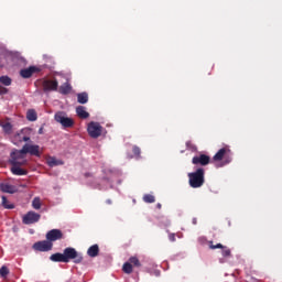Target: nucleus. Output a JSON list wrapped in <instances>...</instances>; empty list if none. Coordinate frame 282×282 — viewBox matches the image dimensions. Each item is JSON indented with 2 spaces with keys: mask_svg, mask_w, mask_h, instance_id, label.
Wrapping results in <instances>:
<instances>
[{
  "mask_svg": "<svg viewBox=\"0 0 282 282\" xmlns=\"http://www.w3.org/2000/svg\"><path fill=\"white\" fill-rule=\"evenodd\" d=\"M34 210H41V198L35 197L32 202Z\"/></svg>",
  "mask_w": 282,
  "mask_h": 282,
  "instance_id": "32",
  "label": "nucleus"
},
{
  "mask_svg": "<svg viewBox=\"0 0 282 282\" xmlns=\"http://www.w3.org/2000/svg\"><path fill=\"white\" fill-rule=\"evenodd\" d=\"M76 113H77L78 118H82L83 120H87V118H89V112H87V110L84 106H78L76 108Z\"/></svg>",
  "mask_w": 282,
  "mask_h": 282,
  "instance_id": "17",
  "label": "nucleus"
},
{
  "mask_svg": "<svg viewBox=\"0 0 282 282\" xmlns=\"http://www.w3.org/2000/svg\"><path fill=\"white\" fill-rule=\"evenodd\" d=\"M169 239L170 241H175V234H170Z\"/></svg>",
  "mask_w": 282,
  "mask_h": 282,
  "instance_id": "34",
  "label": "nucleus"
},
{
  "mask_svg": "<svg viewBox=\"0 0 282 282\" xmlns=\"http://www.w3.org/2000/svg\"><path fill=\"white\" fill-rule=\"evenodd\" d=\"M8 274H10V269H8V267H6V265H2V267L0 268V276H1L2 279H7V278H8Z\"/></svg>",
  "mask_w": 282,
  "mask_h": 282,
  "instance_id": "30",
  "label": "nucleus"
},
{
  "mask_svg": "<svg viewBox=\"0 0 282 282\" xmlns=\"http://www.w3.org/2000/svg\"><path fill=\"white\" fill-rule=\"evenodd\" d=\"M72 91V85L65 83L59 87V94L67 96Z\"/></svg>",
  "mask_w": 282,
  "mask_h": 282,
  "instance_id": "21",
  "label": "nucleus"
},
{
  "mask_svg": "<svg viewBox=\"0 0 282 282\" xmlns=\"http://www.w3.org/2000/svg\"><path fill=\"white\" fill-rule=\"evenodd\" d=\"M0 83H1V85H4L6 87H10V85H12V79L9 76H1Z\"/></svg>",
  "mask_w": 282,
  "mask_h": 282,
  "instance_id": "29",
  "label": "nucleus"
},
{
  "mask_svg": "<svg viewBox=\"0 0 282 282\" xmlns=\"http://www.w3.org/2000/svg\"><path fill=\"white\" fill-rule=\"evenodd\" d=\"M205 175L206 170H204V167H198L195 172L188 173L187 176L191 188H202L206 182Z\"/></svg>",
  "mask_w": 282,
  "mask_h": 282,
  "instance_id": "2",
  "label": "nucleus"
},
{
  "mask_svg": "<svg viewBox=\"0 0 282 282\" xmlns=\"http://www.w3.org/2000/svg\"><path fill=\"white\" fill-rule=\"evenodd\" d=\"M14 140L18 142H30V137H23V132L17 133Z\"/></svg>",
  "mask_w": 282,
  "mask_h": 282,
  "instance_id": "26",
  "label": "nucleus"
},
{
  "mask_svg": "<svg viewBox=\"0 0 282 282\" xmlns=\"http://www.w3.org/2000/svg\"><path fill=\"white\" fill-rule=\"evenodd\" d=\"M130 264L134 265V268H141L142 263H140V259L138 257H130L129 261Z\"/></svg>",
  "mask_w": 282,
  "mask_h": 282,
  "instance_id": "28",
  "label": "nucleus"
},
{
  "mask_svg": "<svg viewBox=\"0 0 282 282\" xmlns=\"http://www.w3.org/2000/svg\"><path fill=\"white\" fill-rule=\"evenodd\" d=\"M8 94V88L0 85V96H6Z\"/></svg>",
  "mask_w": 282,
  "mask_h": 282,
  "instance_id": "33",
  "label": "nucleus"
},
{
  "mask_svg": "<svg viewBox=\"0 0 282 282\" xmlns=\"http://www.w3.org/2000/svg\"><path fill=\"white\" fill-rule=\"evenodd\" d=\"M77 102H79V105H87V102H89V95L87 93L77 94Z\"/></svg>",
  "mask_w": 282,
  "mask_h": 282,
  "instance_id": "19",
  "label": "nucleus"
},
{
  "mask_svg": "<svg viewBox=\"0 0 282 282\" xmlns=\"http://www.w3.org/2000/svg\"><path fill=\"white\" fill-rule=\"evenodd\" d=\"M132 153H133L134 158H137V160H140V155L142 153V150L140 149V147L133 145Z\"/></svg>",
  "mask_w": 282,
  "mask_h": 282,
  "instance_id": "31",
  "label": "nucleus"
},
{
  "mask_svg": "<svg viewBox=\"0 0 282 282\" xmlns=\"http://www.w3.org/2000/svg\"><path fill=\"white\" fill-rule=\"evenodd\" d=\"M55 122H58L64 129H72L74 127V119L67 117L65 112L58 111L54 116Z\"/></svg>",
  "mask_w": 282,
  "mask_h": 282,
  "instance_id": "5",
  "label": "nucleus"
},
{
  "mask_svg": "<svg viewBox=\"0 0 282 282\" xmlns=\"http://www.w3.org/2000/svg\"><path fill=\"white\" fill-rule=\"evenodd\" d=\"M40 220H41V214H37L36 212H29L22 218L23 224H25L26 226L36 224Z\"/></svg>",
  "mask_w": 282,
  "mask_h": 282,
  "instance_id": "10",
  "label": "nucleus"
},
{
  "mask_svg": "<svg viewBox=\"0 0 282 282\" xmlns=\"http://www.w3.org/2000/svg\"><path fill=\"white\" fill-rule=\"evenodd\" d=\"M50 260L53 261L54 263H65L64 254L61 253V252L53 253V254L50 257Z\"/></svg>",
  "mask_w": 282,
  "mask_h": 282,
  "instance_id": "18",
  "label": "nucleus"
},
{
  "mask_svg": "<svg viewBox=\"0 0 282 282\" xmlns=\"http://www.w3.org/2000/svg\"><path fill=\"white\" fill-rule=\"evenodd\" d=\"M46 162L50 166H61L63 164V161L56 160L54 156L48 158Z\"/></svg>",
  "mask_w": 282,
  "mask_h": 282,
  "instance_id": "22",
  "label": "nucleus"
},
{
  "mask_svg": "<svg viewBox=\"0 0 282 282\" xmlns=\"http://www.w3.org/2000/svg\"><path fill=\"white\" fill-rule=\"evenodd\" d=\"M61 239H65V234H63L61 229H51L46 232V240L50 241V243L61 241Z\"/></svg>",
  "mask_w": 282,
  "mask_h": 282,
  "instance_id": "8",
  "label": "nucleus"
},
{
  "mask_svg": "<svg viewBox=\"0 0 282 282\" xmlns=\"http://www.w3.org/2000/svg\"><path fill=\"white\" fill-rule=\"evenodd\" d=\"M0 191L1 193H8L9 195H14L19 191L17 186L8 183V182H2L0 183Z\"/></svg>",
  "mask_w": 282,
  "mask_h": 282,
  "instance_id": "14",
  "label": "nucleus"
},
{
  "mask_svg": "<svg viewBox=\"0 0 282 282\" xmlns=\"http://www.w3.org/2000/svg\"><path fill=\"white\" fill-rule=\"evenodd\" d=\"M44 91H58V80L45 79L42 84Z\"/></svg>",
  "mask_w": 282,
  "mask_h": 282,
  "instance_id": "12",
  "label": "nucleus"
},
{
  "mask_svg": "<svg viewBox=\"0 0 282 282\" xmlns=\"http://www.w3.org/2000/svg\"><path fill=\"white\" fill-rule=\"evenodd\" d=\"M87 131H88V135H90V138H94V139L100 138L102 135V126H100V123H98V122L91 121L88 124Z\"/></svg>",
  "mask_w": 282,
  "mask_h": 282,
  "instance_id": "7",
  "label": "nucleus"
},
{
  "mask_svg": "<svg viewBox=\"0 0 282 282\" xmlns=\"http://www.w3.org/2000/svg\"><path fill=\"white\" fill-rule=\"evenodd\" d=\"M107 204H111V199H108V200H107Z\"/></svg>",
  "mask_w": 282,
  "mask_h": 282,
  "instance_id": "36",
  "label": "nucleus"
},
{
  "mask_svg": "<svg viewBox=\"0 0 282 282\" xmlns=\"http://www.w3.org/2000/svg\"><path fill=\"white\" fill-rule=\"evenodd\" d=\"M143 202L145 204H155V196H153L152 194H145L143 195Z\"/></svg>",
  "mask_w": 282,
  "mask_h": 282,
  "instance_id": "27",
  "label": "nucleus"
},
{
  "mask_svg": "<svg viewBox=\"0 0 282 282\" xmlns=\"http://www.w3.org/2000/svg\"><path fill=\"white\" fill-rule=\"evenodd\" d=\"M64 254V263H83V253L77 252L74 247L65 248L63 251Z\"/></svg>",
  "mask_w": 282,
  "mask_h": 282,
  "instance_id": "3",
  "label": "nucleus"
},
{
  "mask_svg": "<svg viewBox=\"0 0 282 282\" xmlns=\"http://www.w3.org/2000/svg\"><path fill=\"white\" fill-rule=\"evenodd\" d=\"M37 116H36V111L31 109L26 112V119L30 120V122H35Z\"/></svg>",
  "mask_w": 282,
  "mask_h": 282,
  "instance_id": "24",
  "label": "nucleus"
},
{
  "mask_svg": "<svg viewBox=\"0 0 282 282\" xmlns=\"http://www.w3.org/2000/svg\"><path fill=\"white\" fill-rule=\"evenodd\" d=\"M122 272H124V274H131L133 272V265L131 264V262L123 263Z\"/></svg>",
  "mask_w": 282,
  "mask_h": 282,
  "instance_id": "23",
  "label": "nucleus"
},
{
  "mask_svg": "<svg viewBox=\"0 0 282 282\" xmlns=\"http://www.w3.org/2000/svg\"><path fill=\"white\" fill-rule=\"evenodd\" d=\"M88 257L96 258L98 254H100V247L98 245H93L87 250Z\"/></svg>",
  "mask_w": 282,
  "mask_h": 282,
  "instance_id": "16",
  "label": "nucleus"
},
{
  "mask_svg": "<svg viewBox=\"0 0 282 282\" xmlns=\"http://www.w3.org/2000/svg\"><path fill=\"white\" fill-rule=\"evenodd\" d=\"M1 127L4 131V133H7V135H10V133H12V123L3 122V123H1Z\"/></svg>",
  "mask_w": 282,
  "mask_h": 282,
  "instance_id": "25",
  "label": "nucleus"
},
{
  "mask_svg": "<svg viewBox=\"0 0 282 282\" xmlns=\"http://www.w3.org/2000/svg\"><path fill=\"white\" fill-rule=\"evenodd\" d=\"M214 162H221V160H225L226 164H230L232 162V151L230 150V147L226 145L218 150V152L213 156Z\"/></svg>",
  "mask_w": 282,
  "mask_h": 282,
  "instance_id": "4",
  "label": "nucleus"
},
{
  "mask_svg": "<svg viewBox=\"0 0 282 282\" xmlns=\"http://www.w3.org/2000/svg\"><path fill=\"white\" fill-rule=\"evenodd\" d=\"M2 199V206L7 209V210H12L14 208V204H11L10 200H8V197L6 196H1Z\"/></svg>",
  "mask_w": 282,
  "mask_h": 282,
  "instance_id": "20",
  "label": "nucleus"
},
{
  "mask_svg": "<svg viewBox=\"0 0 282 282\" xmlns=\"http://www.w3.org/2000/svg\"><path fill=\"white\" fill-rule=\"evenodd\" d=\"M9 164H11L13 175H28V170L21 167L28 166V158L23 150H13L10 154Z\"/></svg>",
  "mask_w": 282,
  "mask_h": 282,
  "instance_id": "1",
  "label": "nucleus"
},
{
  "mask_svg": "<svg viewBox=\"0 0 282 282\" xmlns=\"http://www.w3.org/2000/svg\"><path fill=\"white\" fill-rule=\"evenodd\" d=\"M54 248V243L50 242V240L37 241L33 245V250L37 252H50Z\"/></svg>",
  "mask_w": 282,
  "mask_h": 282,
  "instance_id": "9",
  "label": "nucleus"
},
{
  "mask_svg": "<svg viewBox=\"0 0 282 282\" xmlns=\"http://www.w3.org/2000/svg\"><path fill=\"white\" fill-rule=\"evenodd\" d=\"M36 72H41V69L36 66H30L29 68L21 69L20 76L22 78H32L33 74H36Z\"/></svg>",
  "mask_w": 282,
  "mask_h": 282,
  "instance_id": "15",
  "label": "nucleus"
},
{
  "mask_svg": "<svg viewBox=\"0 0 282 282\" xmlns=\"http://www.w3.org/2000/svg\"><path fill=\"white\" fill-rule=\"evenodd\" d=\"M21 151L26 155L29 153V155H34L35 158H41V155L43 154V151H41V145H36V144L25 143L22 147Z\"/></svg>",
  "mask_w": 282,
  "mask_h": 282,
  "instance_id": "6",
  "label": "nucleus"
},
{
  "mask_svg": "<svg viewBox=\"0 0 282 282\" xmlns=\"http://www.w3.org/2000/svg\"><path fill=\"white\" fill-rule=\"evenodd\" d=\"M192 164L195 166H208L210 158L207 154H198L192 159Z\"/></svg>",
  "mask_w": 282,
  "mask_h": 282,
  "instance_id": "11",
  "label": "nucleus"
},
{
  "mask_svg": "<svg viewBox=\"0 0 282 282\" xmlns=\"http://www.w3.org/2000/svg\"><path fill=\"white\" fill-rule=\"evenodd\" d=\"M208 246H209L210 250H217V249L223 250L221 251L223 257L228 258V257H231V254H232V252L230 251V248H228L221 243L214 245L213 241H209Z\"/></svg>",
  "mask_w": 282,
  "mask_h": 282,
  "instance_id": "13",
  "label": "nucleus"
},
{
  "mask_svg": "<svg viewBox=\"0 0 282 282\" xmlns=\"http://www.w3.org/2000/svg\"><path fill=\"white\" fill-rule=\"evenodd\" d=\"M156 208L160 210L162 208V204H156Z\"/></svg>",
  "mask_w": 282,
  "mask_h": 282,
  "instance_id": "35",
  "label": "nucleus"
}]
</instances>
